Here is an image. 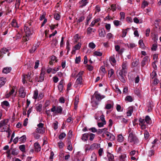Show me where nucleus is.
I'll return each instance as SVG.
<instances>
[{
  "mask_svg": "<svg viewBox=\"0 0 161 161\" xmlns=\"http://www.w3.org/2000/svg\"><path fill=\"white\" fill-rule=\"evenodd\" d=\"M66 136V134L64 133H61L58 136V138L60 139H62L65 137Z\"/></svg>",
  "mask_w": 161,
  "mask_h": 161,
  "instance_id": "obj_51",
  "label": "nucleus"
},
{
  "mask_svg": "<svg viewBox=\"0 0 161 161\" xmlns=\"http://www.w3.org/2000/svg\"><path fill=\"white\" fill-rule=\"evenodd\" d=\"M128 139L130 142L134 143H137L138 142L137 138L132 133L129 134Z\"/></svg>",
  "mask_w": 161,
  "mask_h": 161,
  "instance_id": "obj_3",
  "label": "nucleus"
},
{
  "mask_svg": "<svg viewBox=\"0 0 161 161\" xmlns=\"http://www.w3.org/2000/svg\"><path fill=\"white\" fill-rule=\"evenodd\" d=\"M26 139V137L25 135H23L19 138V141L21 143H24L25 142Z\"/></svg>",
  "mask_w": 161,
  "mask_h": 161,
  "instance_id": "obj_23",
  "label": "nucleus"
},
{
  "mask_svg": "<svg viewBox=\"0 0 161 161\" xmlns=\"http://www.w3.org/2000/svg\"><path fill=\"white\" fill-rule=\"evenodd\" d=\"M126 157V154H123L121 155L120 156V159L121 161H125V158Z\"/></svg>",
  "mask_w": 161,
  "mask_h": 161,
  "instance_id": "obj_44",
  "label": "nucleus"
},
{
  "mask_svg": "<svg viewBox=\"0 0 161 161\" xmlns=\"http://www.w3.org/2000/svg\"><path fill=\"white\" fill-rule=\"evenodd\" d=\"M45 70V69L42 68V69L39 81L42 82L44 80Z\"/></svg>",
  "mask_w": 161,
  "mask_h": 161,
  "instance_id": "obj_14",
  "label": "nucleus"
},
{
  "mask_svg": "<svg viewBox=\"0 0 161 161\" xmlns=\"http://www.w3.org/2000/svg\"><path fill=\"white\" fill-rule=\"evenodd\" d=\"M94 96L95 97L96 99L98 101H100L102 99L105 97V96L104 95H101V94L97 92H95L94 94Z\"/></svg>",
  "mask_w": 161,
  "mask_h": 161,
  "instance_id": "obj_7",
  "label": "nucleus"
},
{
  "mask_svg": "<svg viewBox=\"0 0 161 161\" xmlns=\"http://www.w3.org/2000/svg\"><path fill=\"white\" fill-rule=\"evenodd\" d=\"M8 51V49L5 48H3L1 49L0 52L2 54H5L7 53Z\"/></svg>",
  "mask_w": 161,
  "mask_h": 161,
  "instance_id": "obj_49",
  "label": "nucleus"
},
{
  "mask_svg": "<svg viewBox=\"0 0 161 161\" xmlns=\"http://www.w3.org/2000/svg\"><path fill=\"white\" fill-rule=\"evenodd\" d=\"M117 141L119 142H122L123 141L124 137L121 134H119L118 136Z\"/></svg>",
  "mask_w": 161,
  "mask_h": 161,
  "instance_id": "obj_24",
  "label": "nucleus"
},
{
  "mask_svg": "<svg viewBox=\"0 0 161 161\" xmlns=\"http://www.w3.org/2000/svg\"><path fill=\"white\" fill-rule=\"evenodd\" d=\"M144 135L145 138L146 139H147L148 138L149 136V133L146 131H145L144 133Z\"/></svg>",
  "mask_w": 161,
  "mask_h": 161,
  "instance_id": "obj_55",
  "label": "nucleus"
},
{
  "mask_svg": "<svg viewBox=\"0 0 161 161\" xmlns=\"http://www.w3.org/2000/svg\"><path fill=\"white\" fill-rule=\"evenodd\" d=\"M6 82V79L5 78L2 77L0 79V88L3 86Z\"/></svg>",
  "mask_w": 161,
  "mask_h": 161,
  "instance_id": "obj_20",
  "label": "nucleus"
},
{
  "mask_svg": "<svg viewBox=\"0 0 161 161\" xmlns=\"http://www.w3.org/2000/svg\"><path fill=\"white\" fill-rule=\"evenodd\" d=\"M97 159V158L96 154L93 153L91 156V161H96Z\"/></svg>",
  "mask_w": 161,
  "mask_h": 161,
  "instance_id": "obj_31",
  "label": "nucleus"
},
{
  "mask_svg": "<svg viewBox=\"0 0 161 161\" xmlns=\"http://www.w3.org/2000/svg\"><path fill=\"white\" fill-rule=\"evenodd\" d=\"M51 111L54 112L55 114H61L62 111V108L60 106L56 107L55 106H53L51 109Z\"/></svg>",
  "mask_w": 161,
  "mask_h": 161,
  "instance_id": "obj_5",
  "label": "nucleus"
},
{
  "mask_svg": "<svg viewBox=\"0 0 161 161\" xmlns=\"http://www.w3.org/2000/svg\"><path fill=\"white\" fill-rule=\"evenodd\" d=\"M157 75L156 72L155 71H153L151 74V76L152 79L154 78Z\"/></svg>",
  "mask_w": 161,
  "mask_h": 161,
  "instance_id": "obj_59",
  "label": "nucleus"
},
{
  "mask_svg": "<svg viewBox=\"0 0 161 161\" xmlns=\"http://www.w3.org/2000/svg\"><path fill=\"white\" fill-rule=\"evenodd\" d=\"M91 103L92 106L95 108H96L97 107L98 103L96 101L93 100V99H92Z\"/></svg>",
  "mask_w": 161,
  "mask_h": 161,
  "instance_id": "obj_27",
  "label": "nucleus"
},
{
  "mask_svg": "<svg viewBox=\"0 0 161 161\" xmlns=\"http://www.w3.org/2000/svg\"><path fill=\"white\" fill-rule=\"evenodd\" d=\"M105 134L107 136V139L108 140H109L111 141H113L114 140L115 138V136L114 135L111 134L108 131L106 132Z\"/></svg>",
  "mask_w": 161,
  "mask_h": 161,
  "instance_id": "obj_11",
  "label": "nucleus"
},
{
  "mask_svg": "<svg viewBox=\"0 0 161 161\" xmlns=\"http://www.w3.org/2000/svg\"><path fill=\"white\" fill-rule=\"evenodd\" d=\"M94 54L97 56H100L102 55V53L99 51H96L94 52Z\"/></svg>",
  "mask_w": 161,
  "mask_h": 161,
  "instance_id": "obj_54",
  "label": "nucleus"
},
{
  "mask_svg": "<svg viewBox=\"0 0 161 161\" xmlns=\"http://www.w3.org/2000/svg\"><path fill=\"white\" fill-rule=\"evenodd\" d=\"M89 136V135L88 134L85 133L83 135L82 139L84 141H86Z\"/></svg>",
  "mask_w": 161,
  "mask_h": 161,
  "instance_id": "obj_39",
  "label": "nucleus"
},
{
  "mask_svg": "<svg viewBox=\"0 0 161 161\" xmlns=\"http://www.w3.org/2000/svg\"><path fill=\"white\" fill-rule=\"evenodd\" d=\"M92 19V16L91 15L89 14V15L86 18V24L88 25V22L90 19Z\"/></svg>",
  "mask_w": 161,
  "mask_h": 161,
  "instance_id": "obj_61",
  "label": "nucleus"
},
{
  "mask_svg": "<svg viewBox=\"0 0 161 161\" xmlns=\"http://www.w3.org/2000/svg\"><path fill=\"white\" fill-rule=\"evenodd\" d=\"M81 46V44L80 43H79L78 44L75 45L74 47V49L72 50V53H73L75 52V51L79 49Z\"/></svg>",
  "mask_w": 161,
  "mask_h": 161,
  "instance_id": "obj_17",
  "label": "nucleus"
},
{
  "mask_svg": "<svg viewBox=\"0 0 161 161\" xmlns=\"http://www.w3.org/2000/svg\"><path fill=\"white\" fill-rule=\"evenodd\" d=\"M99 35L101 37H104L105 35V32L104 29H100L99 30Z\"/></svg>",
  "mask_w": 161,
  "mask_h": 161,
  "instance_id": "obj_19",
  "label": "nucleus"
},
{
  "mask_svg": "<svg viewBox=\"0 0 161 161\" xmlns=\"http://www.w3.org/2000/svg\"><path fill=\"white\" fill-rule=\"evenodd\" d=\"M88 47L90 48L93 49L95 47L96 45L94 43H93L92 42H91L89 44Z\"/></svg>",
  "mask_w": 161,
  "mask_h": 161,
  "instance_id": "obj_47",
  "label": "nucleus"
},
{
  "mask_svg": "<svg viewBox=\"0 0 161 161\" xmlns=\"http://www.w3.org/2000/svg\"><path fill=\"white\" fill-rule=\"evenodd\" d=\"M109 61L110 62L111 64L113 65L116 63V60L114 58V55L113 56H111L109 58Z\"/></svg>",
  "mask_w": 161,
  "mask_h": 161,
  "instance_id": "obj_21",
  "label": "nucleus"
},
{
  "mask_svg": "<svg viewBox=\"0 0 161 161\" xmlns=\"http://www.w3.org/2000/svg\"><path fill=\"white\" fill-rule=\"evenodd\" d=\"M114 71L113 69H111L108 71V76L110 77L114 74Z\"/></svg>",
  "mask_w": 161,
  "mask_h": 161,
  "instance_id": "obj_46",
  "label": "nucleus"
},
{
  "mask_svg": "<svg viewBox=\"0 0 161 161\" xmlns=\"http://www.w3.org/2000/svg\"><path fill=\"white\" fill-rule=\"evenodd\" d=\"M125 100L129 102H131L133 101V99L131 96H128L125 97Z\"/></svg>",
  "mask_w": 161,
  "mask_h": 161,
  "instance_id": "obj_48",
  "label": "nucleus"
},
{
  "mask_svg": "<svg viewBox=\"0 0 161 161\" xmlns=\"http://www.w3.org/2000/svg\"><path fill=\"white\" fill-rule=\"evenodd\" d=\"M113 103H107L105 106V108L107 109H111L113 106Z\"/></svg>",
  "mask_w": 161,
  "mask_h": 161,
  "instance_id": "obj_36",
  "label": "nucleus"
},
{
  "mask_svg": "<svg viewBox=\"0 0 161 161\" xmlns=\"http://www.w3.org/2000/svg\"><path fill=\"white\" fill-rule=\"evenodd\" d=\"M7 121L6 120H3L1 121L0 123V127L2 128L3 129L2 130V131H5V130L6 129V125Z\"/></svg>",
  "mask_w": 161,
  "mask_h": 161,
  "instance_id": "obj_9",
  "label": "nucleus"
},
{
  "mask_svg": "<svg viewBox=\"0 0 161 161\" xmlns=\"http://www.w3.org/2000/svg\"><path fill=\"white\" fill-rule=\"evenodd\" d=\"M106 29L108 31H109L111 28L110 25L109 24H106L105 25Z\"/></svg>",
  "mask_w": 161,
  "mask_h": 161,
  "instance_id": "obj_64",
  "label": "nucleus"
},
{
  "mask_svg": "<svg viewBox=\"0 0 161 161\" xmlns=\"http://www.w3.org/2000/svg\"><path fill=\"white\" fill-rule=\"evenodd\" d=\"M16 88L15 87L13 86L11 90V91L9 92V93L7 94L6 95V97H9L11 96L13 94H14L15 92V94H14V96H15L16 95V93H17L15 91Z\"/></svg>",
  "mask_w": 161,
  "mask_h": 161,
  "instance_id": "obj_12",
  "label": "nucleus"
},
{
  "mask_svg": "<svg viewBox=\"0 0 161 161\" xmlns=\"http://www.w3.org/2000/svg\"><path fill=\"white\" fill-rule=\"evenodd\" d=\"M42 105L41 104H37L36 107V109L37 111L41 112L42 109Z\"/></svg>",
  "mask_w": 161,
  "mask_h": 161,
  "instance_id": "obj_32",
  "label": "nucleus"
},
{
  "mask_svg": "<svg viewBox=\"0 0 161 161\" xmlns=\"http://www.w3.org/2000/svg\"><path fill=\"white\" fill-rule=\"evenodd\" d=\"M12 25L15 27H18L19 26L18 25L17 23L15 20H13L11 22Z\"/></svg>",
  "mask_w": 161,
  "mask_h": 161,
  "instance_id": "obj_43",
  "label": "nucleus"
},
{
  "mask_svg": "<svg viewBox=\"0 0 161 161\" xmlns=\"http://www.w3.org/2000/svg\"><path fill=\"white\" fill-rule=\"evenodd\" d=\"M129 30V28H127L125 30H123L122 32V37H125L127 33V31Z\"/></svg>",
  "mask_w": 161,
  "mask_h": 161,
  "instance_id": "obj_30",
  "label": "nucleus"
},
{
  "mask_svg": "<svg viewBox=\"0 0 161 161\" xmlns=\"http://www.w3.org/2000/svg\"><path fill=\"white\" fill-rule=\"evenodd\" d=\"M83 74V71H81L77 75L78 77L75 82L74 86L76 87H80L82 84L83 79L82 76Z\"/></svg>",
  "mask_w": 161,
  "mask_h": 161,
  "instance_id": "obj_2",
  "label": "nucleus"
},
{
  "mask_svg": "<svg viewBox=\"0 0 161 161\" xmlns=\"http://www.w3.org/2000/svg\"><path fill=\"white\" fill-rule=\"evenodd\" d=\"M139 44L141 48H143L144 47V44L143 43L142 40H140L139 41Z\"/></svg>",
  "mask_w": 161,
  "mask_h": 161,
  "instance_id": "obj_53",
  "label": "nucleus"
},
{
  "mask_svg": "<svg viewBox=\"0 0 161 161\" xmlns=\"http://www.w3.org/2000/svg\"><path fill=\"white\" fill-rule=\"evenodd\" d=\"M148 5V3L146 1H144L142 3V8H145V7L146 6H147Z\"/></svg>",
  "mask_w": 161,
  "mask_h": 161,
  "instance_id": "obj_52",
  "label": "nucleus"
},
{
  "mask_svg": "<svg viewBox=\"0 0 161 161\" xmlns=\"http://www.w3.org/2000/svg\"><path fill=\"white\" fill-rule=\"evenodd\" d=\"M117 75L119 77V79L123 83H125V81L124 76L125 75L122 74L121 73H117Z\"/></svg>",
  "mask_w": 161,
  "mask_h": 161,
  "instance_id": "obj_15",
  "label": "nucleus"
},
{
  "mask_svg": "<svg viewBox=\"0 0 161 161\" xmlns=\"http://www.w3.org/2000/svg\"><path fill=\"white\" fill-rule=\"evenodd\" d=\"M139 125L142 129H145L148 124H150L151 120L149 116L147 115L145 117V119L140 118L139 119Z\"/></svg>",
  "mask_w": 161,
  "mask_h": 161,
  "instance_id": "obj_1",
  "label": "nucleus"
},
{
  "mask_svg": "<svg viewBox=\"0 0 161 161\" xmlns=\"http://www.w3.org/2000/svg\"><path fill=\"white\" fill-rule=\"evenodd\" d=\"M31 73L30 72L28 73L27 75H24L22 80V82L23 84H25L27 81L30 82L32 81V79H31Z\"/></svg>",
  "mask_w": 161,
  "mask_h": 161,
  "instance_id": "obj_4",
  "label": "nucleus"
},
{
  "mask_svg": "<svg viewBox=\"0 0 161 161\" xmlns=\"http://www.w3.org/2000/svg\"><path fill=\"white\" fill-rule=\"evenodd\" d=\"M43 124L40 123L37 125L38 128L36 129V132L39 133H43L45 132V129L43 127Z\"/></svg>",
  "mask_w": 161,
  "mask_h": 161,
  "instance_id": "obj_6",
  "label": "nucleus"
},
{
  "mask_svg": "<svg viewBox=\"0 0 161 161\" xmlns=\"http://www.w3.org/2000/svg\"><path fill=\"white\" fill-rule=\"evenodd\" d=\"M2 106H5L8 107L9 106V103L7 101H5L2 103Z\"/></svg>",
  "mask_w": 161,
  "mask_h": 161,
  "instance_id": "obj_56",
  "label": "nucleus"
},
{
  "mask_svg": "<svg viewBox=\"0 0 161 161\" xmlns=\"http://www.w3.org/2000/svg\"><path fill=\"white\" fill-rule=\"evenodd\" d=\"M113 23L114 25L116 26H118L119 25H121V24L120 21L118 20H114L113 22Z\"/></svg>",
  "mask_w": 161,
  "mask_h": 161,
  "instance_id": "obj_45",
  "label": "nucleus"
},
{
  "mask_svg": "<svg viewBox=\"0 0 161 161\" xmlns=\"http://www.w3.org/2000/svg\"><path fill=\"white\" fill-rule=\"evenodd\" d=\"M109 161H114V156L112 154L108 153L107 155Z\"/></svg>",
  "mask_w": 161,
  "mask_h": 161,
  "instance_id": "obj_26",
  "label": "nucleus"
},
{
  "mask_svg": "<svg viewBox=\"0 0 161 161\" xmlns=\"http://www.w3.org/2000/svg\"><path fill=\"white\" fill-rule=\"evenodd\" d=\"M60 68V66H58V67L54 68L52 69V73L53 74H55L57 71H58L59 69Z\"/></svg>",
  "mask_w": 161,
  "mask_h": 161,
  "instance_id": "obj_41",
  "label": "nucleus"
},
{
  "mask_svg": "<svg viewBox=\"0 0 161 161\" xmlns=\"http://www.w3.org/2000/svg\"><path fill=\"white\" fill-rule=\"evenodd\" d=\"M157 62V61L156 60H154V61L153 63L152 64V66L154 68V69L155 70L157 69V66L156 64V63Z\"/></svg>",
  "mask_w": 161,
  "mask_h": 161,
  "instance_id": "obj_58",
  "label": "nucleus"
},
{
  "mask_svg": "<svg viewBox=\"0 0 161 161\" xmlns=\"http://www.w3.org/2000/svg\"><path fill=\"white\" fill-rule=\"evenodd\" d=\"M34 147L35 149V151L36 152H38L40 151L41 149V146L38 142H35L34 143Z\"/></svg>",
  "mask_w": 161,
  "mask_h": 161,
  "instance_id": "obj_16",
  "label": "nucleus"
},
{
  "mask_svg": "<svg viewBox=\"0 0 161 161\" xmlns=\"http://www.w3.org/2000/svg\"><path fill=\"white\" fill-rule=\"evenodd\" d=\"M103 153V149L101 148H100L98 151V155L99 156H102Z\"/></svg>",
  "mask_w": 161,
  "mask_h": 161,
  "instance_id": "obj_62",
  "label": "nucleus"
},
{
  "mask_svg": "<svg viewBox=\"0 0 161 161\" xmlns=\"http://www.w3.org/2000/svg\"><path fill=\"white\" fill-rule=\"evenodd\" d=\"M157 47V44L156 43L153 44L152 45L151 47V50L153 51H156Z\"/></svg>",
  "mask_w": 161,
  "mask_h": 161,
  "instance_id": "obj_50",
  "label": "nucleus"
},
{
  "mask_svg": "<svg viewBox=\"0 0 161 161\" xmlns=\"http://www.w3.org/2000/svg\"><path fill=\"white\" fill-rule=\"evenodd\" d=\"M19 94L20 97L24 98L26 95V92L25 91V89L23 87H20L19 90Z\"/></svg>",
  "mask_w": 161,
  "mask_h": 161,
  "instance_id": "obj_8",
  "label": "nucleus"
},
{
  "mask_svg": "<svg viewBox=\"0 0 161 161\" xmlns=\"http://www.w3.org/2000/svg\"><path fill=\"white\" fill-rule=\"evenodd\" d=\"M127 44L129 48H132L136 46V44L133 43H130L129 44L127 43Z\"/></svg>",
  "mask_w": 161,
  "mask_h": 161,
  "instance_id": "obj_38",
  "label": "nucleus"
},
{
  "mask_svg": "<svg viewBox=\"0 0 161 161\" xmlns=\"http://www.w3.org/2000/svg\"><path fill=\"white\" fill-rule=\"evenodd\" d=\"M57 40L56 39H53L51 43V45L52 47H55L57 45Z\"/></svg>",
  "mask_w": 161,
  "mask_h": 161,
  "instance_id": "obj_35",
  "label": "nucleus"
},
{
  "mask_svg": "<svg viewBox=\"0 0 161 161\" xmlns=\"http://www.w3.org/2000/svg\"><path fill=\"white\" fill-rule=\"evenodd\" d=\"M24 30L26 36H29L32 34L31 31L28 27L25 26Z\"/></svg>",
  "mask_w": 161,
  "mask_h": 161,
  "instance_id": "obj_10",
  "label": "nucleus"
},
{
  "mask_svg": "<svg viewBox=\"0 0 161 161\" xmlns=\"http://www.w3.org/2000/svg\"><path fill=\"white\" fill-rule=\"evenodd\" d=\"M79 102V96H77L75 97V109L77 108V105Z\"/></svg>",
  "mask_w": 161,
  "mask_h": 161,
  "instance_id": "obj_28",
  "label": "nucleus"
},
{
  "mask_svg": "<svg viewBox=\"0 0 161 161\" xmlns=\"http://www.w3.org/2000/svg\"><path fill=\"white\" fill-rule=\"evenodd\" d=\"M133 109L132 108H129L127 112V115L128 116H131L132 113L133 112Z\"/></svg>",
  "mask_w": 161,
  "mask_h": 161,
  "instance_id": "obj_33",
  "label": "nucleus"
},
{
  "mask_svg": "<svg viewBox=\"0 0 161 161\" xmlns=\"http://www.w3.org/2000/svg\"><path fill=\"white\" fill-rule=\"evenodd\" d=\"M100 19L99 18H97L94 19L92 22L91 24L90 25V26H93L95 24L98 22L100 21Z\"/></svg>",
  "mask_w": 161,
  "mask_h": 161,
  "instance_id": "obj_34",
  "label": "nucleus"
},
{
  "mask_svg": "<svg viewBox=\"0 0 161 161\" xmlns=\"http://www.w3.org/2000/svg\"><path fill=\"white\" fill-rule=\"evenodd\" d=\"M38 93L37 90H35L34 91L33 98L35 99L38 98Z\"/></svg>",
  "mask_w": 161,
  "mask_h": 161,
  "instance_id": "obj_29",
  "label": "nucleus"
},
{
  "mask_svg": "<svg viewBox=\"0 0 161 161\" xmlns=\"http://www.w3.org/2000/svg\"><path fill=\"white\" fill-rule=\"evenodd\" d=\"M19 148L20 150L22 152H25V146L24 145H20L19 147Z\"/></svg>",
  "mask_w": 161,
  "mask_h": 161,
  "instance_id": "obj_40",
  "label": "nucleus"
},
{
  "mask_svg": "<svg viewBox=\"0 0 161 161\" xmlns=\"http://www.w3.org/2000/svg\"><path fill=\"white\" fill-rule=\"evenodd\" d=\"M158 35L157 34H153L152 36V39L155 42H156L158 40Z\"/></svg>",
  "mask_w": 161,
  "mask_h": 161,
  "instance_id": "obj_42",
  "label": "nucleus"
},
{
  "mask_svg": "<svg viewBox=\"0 0 161 161\" xmlns=\"http://www.w3.org/2000/svg\"><path fill=\"white\" fill-rule=\"evenodd\" d=\"M106 122H100L98 123V126L99 127H102L104 125L106 124Z\"/></svg>",
  "mask_w": 161,
  "mask_h": 161,
  "instance_id": "obj_57",
  "label": "nucleus"
},
{
  "mask_svg": "<svg viewBox=\"0 0 161 161\" xmlns=\"http://www.w3.org/2000/svg\"><path fill=\"white\" fill-rule=\"evenodd\" d=\"M95 30H93V29L90 27L88 28L87 30V34L88 35H90L92 32H94Z\"/></svg>",
  "mask_w": 161,
  "mask_h": 161,
  "instance_id": "obj_37",
  "label": "nucleus"
},
{
  "mask_svg": "<svg viewBox=\"0 0 161 161\" xmlns=\"http://www.w3.org/2000/svg\"><path fill=\"white\" fill-rule=\"evenodd\" d=\"M19 153L18 150H17L16 149H13L11 151V154L12 155L14 156H16Z\"/></svg>",
  "mask_w": 161,
  "mask_h": 161,
  "instance_id": "obj_25",
  "label": "nucleus"
},
{
  "mask_svg": "<svg viewBox=\"0 0 161 161\" xmlns=\"http://www.w3.org/2000/svg\"><path fill=\"white\" fill-rule=\"evenodd\" d=\"M149 60V57L147 56L145 57L142 61L141 64L143 66H144L146 64V63H147L148 60Z\"/></svg>",
  "mask_w": 161,
  "mask_h": 161,
  "instance_id": "obj_18",
  "label": "nucleus"
},
{
  "mask_svg": "<svg viewBox=\"0 0 161 161\" xmlns=\"http://www.w3.org/2000/svg\"><path fill=\"white\" fill-rule=\"evenodd\" d=\"M58 147L60 148H62L64 146V143L61 141H60L58 142Z\"/></svg>",
  "mask_w": 161,
  "mask_h": 161,
  "instance_id": "obj_63",
  "label": "nucleus"
},
{
  "mask_svg": "<svg viewBox=\"0 0 161 161\" xmlns=\"http://www.w3.org/2000/svg\"><path fill=\"white\" fill-rule=\"evenodd\" d=\"M88 0H81L80 1L79 3L80 5L79 7L83 8L88 3Z\"/></svg>",
  "mask_w": 161,
  "mask_h": 161,
  "instance_id": "obj_13",
  "label": "nucleus"
},
{
  "mask_svg": "<svg viewBox=\"0 0 161 161\" xmlns=\"http://www.w3.org/2000/svg\"><path fill=\"white\" fill-rule=\"evenodd\" d=\"M37 47V46H35L30 50V52L31 53H32L34 52L36 50Z\"/></svg>",
  "mask_w": 161,
  "mask_h": 161,
  "instance_id": "obj_60",
  "label": "nucleus"
},
{
  "mask_svg": "<svg viewBox=\"0 0 161 161\" xmlns=\"http://www.w3.org/2000/svg\"><path fill=\"white\" fill-rule=\"evenodd\" d=\"M11 70V68L10 67H5L4 68L3 70V72L4 73L7 74L9 73Z\"/></svg>",
  "mask_w": 161,
  "mask_h": 161,
  "instance_id": "obj_22",
  "label": "nucleus"
}]
</instances>
